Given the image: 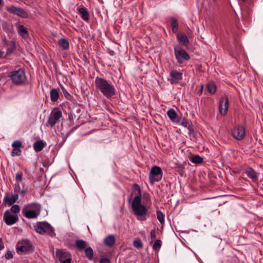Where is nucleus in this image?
Returning <instances> with one entry per match:
<instances>
[{"label": "nucleus", "instance_id": "nucleus-1", "mask_svg": "<svg viewBox=\"0 0 263 263\" xmlns=\"http://www.w3.org/2000/svg\"><path fill=\"white\" fill-rule=\"evenodd\" d=\"M95 85L96 89L107 99H110L116 95V88L109 80L97 77L95 80Z\"/></svg>", "mask_w": 263, "mask_h": 263}, {"label": "nucleus", "instance_id": "nucleus-2", "mask_svg": "<svg viewBox=\"0 0 263 263\" xmlns=\"http://www.w3.org/2000/svg\"><path fill=\"white\" fill-rule=\"evenodd\" d=\"M132 209L137 219L139 221H144L149 216L148 208L141 203V199L134 198L132 202Z\"/></svg>", "mask_w": 263, "mask_h": 263}, {"label": "nucleus", "instance_id": "nucleus-3", "mask_svg": "<svg viewBox=\"0 0 263 263\" xmlns=\"http://www.w3.org/2000/svg\"><path fill=\"white\" fill-rule=\"evenodd\" d=\"M41 205L36 202H31L25 204L22 209V214L28 219L37 218L41 214Z\"/></svg>", "mask_w": 263, "mask_h": 263}, {"label": "nucleus", "instance_id": "nucleus-4", "mask_svg": "<svg viewBox=\"0 0 263 263\" xmlns=\"http://www.w3.org/2000/svg\"><path fill=\"white\" fill-rule=\"evenodd\" d=\"M34 230L40 234H47L50 236L55 235L54 229L47 221L37 222L34 226Z\"/></svg>", "mask_w": 263, "mask_h": 263}, {"label": "nucleus", "instance_id": "nucleus-5", "mask_svg": "<svg viewBox=\"0 0 263 263\" xmlns=\"http://www.w3.org/2000/svg\"><path fill=\"white\" fill-rule=\"evenodd\" d=\"M9 77L13 83L16 85H23L27 80L25 70L22 68L10 72Z\"/></svg>", "mask_w": 263, "mask_h": 263}, {"label": "nucleus", "instance_id": "nucleus-6", "mask_svg": "<svg viewBox=\"0 0 263 263\" xmlns=\"http://www.w3.org/2000/svg\"><path fill=\"white\" fill-rule=\"evenodd\" d=\"M163 176V172L161 168L159 166H153L149 173V180L150 183L153 185L155 182H158L161 180Z\"/></svg>", "mask_w": 263, "mask_h": 263}, {"label": "nucleus", "instance_id": "nucleus-7", "mask_svg": "<svg viewBox=\"0 0 263 263\" xmlns=\"http://www.w3.org/2000/svg\"><path fill=\"white\" fill-rule=\"evenodd\" d=\"M174 53L176 60L179 64H182L184 61L190 59V55L180 47L176 46L174 47Z\"/></svg>", "mask_w": 263, "mask_h": 263}, {"label": "nucleus", "instance_id": "nucleus-8", "mask_svg": "<svg viewBox=\"0 0 263 263\" xmlns=\"http://www.w3.org/2000/svg\"><path fill=\"white\" fill-rule=\"evenodd\" d=\"M17 252L29 253L32 250V244L29 240H22L17 244Z\"/></svg>", "mask_w": 263, "mask_h": 263}, {"label": "nucleus", "instance_id": "nucleus-9", "mask_svg": "<svg viewBox=\"0 0 263 263\" xmlns=\"http://www.w3.org/2000/svg\"><path fill=\"white\" fill-rule=\"evenodd\" d=\"M62 116V113L60 110L53 111L49 116L46 123V126L53 127L55 124L60 121Z\"/></svg>", "mask_w": 263, "mask_h": 263}, {"label": "nucleus", "instance_id": "nucleus-10", "mask_svg": "<svg viewBox=\"0 0 263 263\" xmlns=\"http://www.w3.org/2000/svg\"><path fill=\"white\" fill-rule=\"evenodd\" d=\"M3 219L6 224L10 226L14 224L18 220V217L17 214H11L10 211L7 210L4 214Z\"/></svg>", "mask_w": 263, "mask_h": 263}, {"label": "nucleus", "instance_id": "nucleus-11", "mask_svg": "<svg viewBox=\"0 0 263 263\" xmlns=\"http://www.w3.org/2000/svg\"><path fill=\"white\" fill-rule=\"evenodd\" d=\"M233 137L237 140H242L245 135V129L243 126L238 125L232 130Z\"/></svg>", "mask_w": 263, "mask_h": 263}, {"label": "nucleus", "instance_id": "nucleus-12", "mask_svg": "<svg viewBox=\"0 0 263 263\" xmlns=\"http://www.w3.org/2000/svg\"><path fill=\"white\" fill-rule=\"evenodd\" d=\"M229 107V99L227 96L221 97L219 101V110L221 116H225Z\"/></svg>", "mask_w": 263, "mask_h": 263}, {"label": "nucleus", "instance_id": "nucleus-13", "mask_svg": "<svg viewBox=\"0 0 263 263\" xmlns=\"http://www.w3.org/2000/svg\"><path fill=\"white\" fill-rule=\"evenodd\" d=\"M182 72L172 70L170 73V78L168 79V81L172 84L177 83L182 79Z\"/></svg>", "mask_w": 263, "mask_h": 263}, {"label": "nucleus", "instance_id": "nucleus-14", "mask_svg": "<svg viewBox=\"0 0 263 263\" xmlns=\"http://www.w3.org/2000/svg\"><path fill=\"white\" fill-rule=\"evenodd\" d=\"M18 199V195L17 194H13L10 196H6L4 198V204L6 206L12 205Z\"/></svg>", "mask_w": 263, "mask_h": 263}, {"label": "nucleus", "instance_id": "nucleus-15", "mask_svg": "<svg viewBox=\"0 0 263 263\" xmlns=\"http://www.w3.org/2000/svg\"><path fill=\"white\" fill-rule=\"evenodd\" d=\"M247 176L251 179L253 182H256L258 180V174L251 167H248L245 171Z\"/></svg>", "mask_w": 263, "mask_h": 263}, {"label": "nucleus", "instance_id": "nucleus-16", "mask_svg": "<svg viewBox=\"0 0 263 263\" xmlns=\"http://www.w3.org/2000/svg\"><path fill=\"white\" fill-rule=\"evenodd\" d=\"M79 13L80 14L82 18L85 21H88L89 20V15L87 9L84 7L81 6V7L78 9Z\"/></svg>", "mask_w": 263, "mask_h": 263}, {"label": "nucleus", "instance_id": "nucleus-17", "mask_svg": "<svg viewBox=\"0 0 263 263\" xmlns=\"http://www.w3.org/2000/svg\"><path fill=\"white\" fill-rule=\"evenodd\" d=\"M167 116L169 119L173 122L177 123L179 122L178 116L174 109L171 108L167 112Z\"/></svg>", "mask_w": 263, "mask_h": 263}, {"label": "nucleus", "instance_id": "nucleus-18", "mask_svg": "<svg viewBox=\"0 0 263 263\" xmlns=\"http://www.w3.org/2000/svg\"><path fill=\"white\" fill-rule=\"evenodd\" d=\"M132 191V194H135L136 195L134 198H138L139 199H141V189L138 184L134 183L133 184Z\"/></svg>", "mask_w": 263, "mask_h": 263}, {"label": "nucleus", "instance_id": "nucleus-19", "mask_svg": "<svg viewBox=\"0 0 263 263\" xmlns=\"http://www.w3.org/2000/svg\"><path fill=\"white\" fill-rule=\"evenodd\" d=\"M115 237L113 235L107 236L104 240V244L107 247H112L115 243Z\"/></svg>", "mask_w": 263, "mask_h": 263}, {"label": "nucleus", "instance_id": "nucleus-20", "mask_svg": "<svg viewBox=\"0 0 263 263\" xmlns=\"http://www.w3.org/2000/svg\"><path fill=\"white\" fill-rule=\"evenodd\" d=\"M58 44L64 50H67L69 48V43L66 39L62 38L60 39Z\"/></svg>", "mask_w": 263, "mask_h": 263}, {"label": "nucleus", "instance_id": "nucleus-21", "mask_svg": "<svg viewBox=\"0 0 263 263\" xmlns=\"http://www.w3.org/2000/svg\"><path fill=\"white\" fill-rule=\"evenodd\" d=\"M45 144L42 140L35 142L33 144V148L36 152L41 151L44 147Z\"/></svg>", "mask_w": 263, "mask_h": 263}, {"label": "nucleus", "instance_id": "nucleus-22", "mask_svg": "<svg viewBox=\"0 0 263 263\" xmlns=\"http://www.w3.org/2000/svg\"><path fill=\"white\" fill-rule=\"evenodd\" d=\"M177 37L180 42L182 43L184 45H188L189 44V40L187 36L183 33L177 34Z\"/></svg>", "mask_w": 263, "mask_h": 263}, {"label": "nucleus", "instance_id": "nucleus-23", "mask_svg": "<svg viewBox=\"0 0 263 263\" xmlns=\"http://www.w3.org/2000/svg\"><path fill=\"white\" fill-rule=\"evenodd\" d=\"M50 95L51 101L57 102L59 98V91L55 88H53L50 91Z\"/></svg>", "mask_w": 263, "mask_h": 263}, {"label": "nucleus", "instance_id": "nucleus-24", "mask_svg": "<svg viewBox=\"0 0 263 263\" xmlns=\"http://www.w3.org/2000/svg\"><path fill=\"white\" fill-rule=\"evenodd\" d=\"M206 88L211 95L214 94L216 90V86L215 82L213 81L209 82L206 85Z\"/></svg>", "mask_w": 263, "mask_h": 263}, {"label": "nucleus", "instance_id": "nucleus-25", "mask_svg": "<svg viewBox=\"0 0 263 263\" xmlns=\"http://www.w3.org/2000/svg\"><path fill=\"white\" fill-rule=\"evenodd\" d=\"M57 256L58 257L59 260L61 258L62 259H65L66 257H69V254L68 252L64 250H58L56 251Z\"/></svg>", "mask_w": 263, "mask_h": 263}, {"label": "nucleus", "instance_id": "nucleus-26", "mask_svg": "<svg viewBox=\"0 0 263 263\" xmlns=\"http://www.w3.org/2000/svg\"><path fill=\"white\" fill-rule=\"evenodd\" d=\"M171 26L173 32L177 33L178 29V24L177 20L174 17L171 18Z\"/></svg>", "mask_w": 263, "mask_h": 263}, {"label": "nucleus", "instance_id": "nucleus-27", "mask_svg": "<svg viewBox=\"0 0 263 263\" xmlns=\"http://www.w3.org/2000/svg\"><path fill=\"white\" fill-rule=\"evenodd\" d=\"M191 161L195 164H200L203 162V158L198 155H194L191 159Z\"/></svg>", "mask_w": 263, "mask_h": 263}, {"label": "nucleus", "instance_id": "nucleus-28", "mask_svg": "<svg viewBox=\"0 0 263 263\" xmlns=\"http://www.w3.org/2000/svg\"><path fill=\"white\" fill-rule=\"evenodd\" d=\"M76 245L79 250H83L86 247V242L85 241L79 239L76 241Z\"/></svg>", "mask_w": 263, "mask_h": 263}, {"label": "nucleus", "instance_id": "nucleus-29", "mask_svg": "<svg viewBox=\"0 0 263 263\" xmlns=\"http://www.w3.org/2000/svg\"><path fill=\"white\" fill-rule=\"evenodd\" d=\"M18 34L22 36L28 35V31L27 28L23 25H20L18 28Z\"/></svg>", "mask_w": 263, "mask_h": 263}, {"label": "nucleus", "instance_id": "nucleus-30", "mask_svg": "<svg viewBox=\"0 0 263 263\" xmlns=\"http://www.w3.org/2000/svg\"><path fill=\"white\" fill-rule=\"evenodd\" d=\"M14 14L23 18H26L28 16V13L24 9L21 8H17Z\"/></svg>", "mask_w": 263, "mask_h": 263}, {"label": "nucleus", "instance_id": "nucleus-31", "mask_svg": "<svg viewBox=\"0 0 263 263\" xmlns=\"http://www.w3.org/2000/svg\"><path fill=\"white\" fill-rule=\"evenodd\" d=\"M85 255L86 257L90 260H92L93 258V251L91 247L87 248L85 250Z\"/></svg>", "mask_w": 263, "mask_h": 263}, {"label": "nucleus", "instance_id": "nucleus-32", "mask_svg": "<svg viewBox=\"0 0 263 263\" xmlns=\"http://www.w3.org/2000/svg\"><path fill=\"white\" fill-rule=\"evenodd\" d=\"M133 246L137 249H141L143 247V243L140 238H136L134 240Z\"/></svg>", "mask_w": 263, "mask_h": 263}, {"label": "nucleus", "instance_id": "nucleus-33", "mask_svg": "<svg viewBox=\"0 0 263 263\" xmlns=\"http://www.w3.org/2000/svg\"><path fill=\"white\" fill-rule=\"evenodd\" d=\"M156 214L158 220L161 224H163L164 222V214L160 211H157Z\"/></svg>", "mask_w": 263, "mask_h": 263}, {"label": "nucleus", "instance_id": "nucleus-34", "mask_svg": "<svg viewBox=\"0 0 263 263\" xmlns=\"http://www.w3.org/2000/svg\"><path fill=\"white\" fill-rule=\"evenodd\" d=\"M162 246V242L161 240L157 239L156 240L153 246V249L154 250L157 251L159 250Z\"/></svg>", "mask_w": 263, "mask_h": 263}, {"label": "nucleus", "instance_id": "nucleus-35", "mask_svg": "<svg viewBox=\"0 0 263 263\" xmlns=\"http://www.w3.org/2000/svg\"><path fill=\"white\" fill-rule=\"evenodd\" d=\"M9 210L10 211V213L12 212V213H13L16 214L20 212V208L19 205H18L17 204L12 205L10 210Z\"/></svg>", "mask_w": 263, "mask_h": 263}, {"label": "nucleus", "instance_id": "nucleus-36", "mask_svg": "<svg viewBox=\"0 0 263 263\" xmlns=\"http://www.w3.org/2000/svg\"><path fill=\"white\" fill-rule=\"evenodd\" d=\"M22 145V142L19 140H16L13 142L12 146L14 148H20Z\"/></svg>", "mask_w": 263, "mask_h": 263}, {"label": "nucleus", "instance_id": "nucleus-37", "mask_svg": "<svg viewBox=\"0 0 263 263\" xmlns=\"http://www.w3.org/2000/svg\"><path fill=\"white\" fill-rule=\"evenodd\" d=\"M23 172H18L16 174L15 179L17 182L19 183L22 181Z\"/></svg>", "mask_w": 263, "mask_h": 263}, {"label": "nucleus", "instance_id": "nucleus-38", "mask_svg": "<svg viewBox=\"0 0 263 263\" xmlns=\"http://www.w3.org/2000/svg\"><path fill=\"white\" fill-rule=\"evenodd\" d=\"M17 9V7H16L14 6H11L9 7H7L6 8L7 10L9 12L12 13L13 14H14L15 13Z\"/></svg>", "mask_w": 263, "mask_h": 263}, {"label": "nucleus", "instance_id": "nucleus-39", "mask_svg": "<svg viewBox=\"0 0 263 263\" xmlns=\"http://www.w3.org/2000/svg\"><path fill=\"white\" fill-rule=\"evenodd\" d=\"M21 151L20 148H13L11 152L12 156H19L21 154Z\"/></svg>", "mask_w": 263, "mask_h": 263}, {"label": "nucleus", "instance_id": "nucleus-40", "mask_svg": "<svg viewBox=\"0 0 263 263\" xmlns=\"http://www.w3.org/2000/svg\"><path fill=\"white\" fill-rule=\"evenodd\" d=\"M5 256L6 259H9L13 258V255L12 252L10 250H8L6 253Z\"/></svg>", "mask_w": 263, "mask_h": 263}, {"label": "nucleus", "instance_id": "nucleus-41", "mask_svg": "<svg viewBox=\"0 0 263 263\" xmlns=\"http://www.w3.org/2000/svg\"><path fill=\"white\" fill-rule=\"evenodd\" d=\"M62 89L65 97L67 99H69V98L71 97V95H70V93L67 91V90L65 88L62 87Z\"/></svg>", "mask_w": 263, "mask_h": 263}, {"label": "nucleus", "instance_id": "nucleus-42", "mask_svg": "<svg viewBox=\"0 0 263 263\" xmlns=\"http://www.w3.org/2000/svg\"><path fill=\"white\" fill-rule=\"evenodd\" d=\"M156 238V231L153 230L151 231V242L153 241Z\"/></svg>", "mask_w": 263, "mask_h": 263}, {"label": "nucleus", "instance_id": "nucleus-43", "mask_svg": "<svg viewBox=\"0 0 263 263\" xmlns=\"http://www.w3.org/2000/svg\"><path fill=\"white\" fill-rule=\"evenodd\" d=\"M182 125L183 126L187 128L188 127H189V126L191 125V124H190V122L187 119H184L182 120Z\"/></svg>", "mask_w": 263, "mask_h": 263}, {"label": "nucleus", "instance_id": "nucleus-44", "mask_svg": "<svg viewBox=\"0 0 263 263\" xmlns=\"http://www.w3.org/2000/svg\"><path fill=\"white\" fill-rule=\"evenodd\" d=\"M60 262L61 263H71V259L70 257H68L65 259H60Z\"/></svg>", "mask_w": 263, "mask_h": 263}, {"label": "nucleus", "instance_id": "nucleus-45", "mask_svg": "<svg viewBox=\"0 0 263 263\" xmlns=\"http://www.w3.org/2000/svg\"><path fill=\"white\" fill-rule=\"evenodd\" d=\"M100 263H110V260L107 258L103 257L100 260Z\"/></svg>", "mask_w": 263, "mask_h": 263}, {"label": "nucleus", "instance_id": "nucleus-46", "mask_svg": "<svg viewBox=\"0 0 263 263\" xmlns=\"http://www.w3.org/2000/svg\"><path fill=\"white\" fill-rule=\"evenodd\" d=\"M178 172H179V174L181 175H183V170H184V166L182 165H179L178 166Z\"/></svg>", "mask_w": 263, "mask_h": 263}, {"label": "nucleus", "instance_id": "nucleus-47", "mask_svg": "<svg viewBox=\"0 0 263 263\" xmlns=\"http://www.w3.org/2000/svg\"><path fill=\"white\" fill-rule=\"evenodd\" d=\"M203 89H204V85H202L201 86L200 88L198 90V93H199V95H201L202 94V93L203 92Z\"/></svg>", "mask_w": 263, "mask_h": 263}, {"label": "nucleus", "instance_id": "nucleus-48", "mask_svg": "<svg viewBox=\"0 0 263 263\" xmlns=\"http://www.w3.org/2000/svg\"><path fill=\"white\" fill-rule=\"evenodd\" d=\"M187 128V129H189V134H191L192 133H193V132H194V129H193V128L192 127V126H191V125H190L189 126V127H188Z\"/></svg>", "mask_w": 263, "mask_h": 263}, {"label": "nucleus", "instance_id": "nucleus-49", "mask_svg": "<svg viewBox=\"0 0 263 263\" xmlns=\"http://www.w3.org/2000/svg\"><path fill=\"white\" fill-rule=\"evenodd\" d=\"M109 54L110 55H114L115 54V52L113 50H109V52H108Z\"/></svg>", "mask_w": 263, "mask_h": 263}, {"label": "nucleus", "instance_id": "nucleus-50", "mask_svg": "<svg viewBox=\"0 0 263 263\" xmlns=\"http://www.w3.org/2000/svg\"><path fill=\"white\" fill-rule=\"evenodd\" d=\"M4 248V246L3 244H0V250H3Z\"/></svg>", "mask_w": 263, "mask_h": 263}, {"label": "nucleus", "instance_id": "nucleus-51", "mask_svg": "<svg viewBox=\"0 0 263 263\" xmlns=\"http://www.w3.org/2000/svg\"><path fill=\"white\" fill-rule=\"evenodd\" d=\"M2 56V52L0 51V57Z\"/></svg>", "mask_w": 263, "mask_h": 263}, {"label": "nucleus", "instance_id": "nucleus-52", "mask_svg": "<svg viewBox=\"0 0 263 263\" xmlns=\"http://www.w3.org/2000/svg\"><path fill=\"white\" fill-rule=\"evenodd\" d=\"M2 2V0H0V5L1 4Z\"/></svg>", "mask_w": 263, "mask_h": 263}, {"label": "nucleus", "instance_id": "nucleus-53", "mask_svg": "<svg viewBox=\"0 0 263 263\" xmlns=\"http://www.w3.org/2000/svg\"><path fill=\"white\" fill-rule=\"evenodd\" d=\"M243 2H245L247 0H242Z\"/></svg>", "mask_w": 263, "mask_h": 263}]
</instances>
